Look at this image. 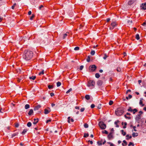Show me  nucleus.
Segmentation results:
<instances>
[{"label": "nucleus", "instance_id": "nucleus-44", "mask_svg": "<svg viewBox=\"0 0 146 146\" xmlns=\"http://www.w3.org/2000/svg\"><path fill=\"white\" fill-rule=\"evenodd\" d=\"M44 74V70H42V71L40 72L39 73V75H43Z\"/></svg>", "mask_w": 146, "mask_h": 146}, {"label": "nucleus", "instance_id": "nucleus-38", "mask_svg": "<svg viewBox=\"0 0 146 146\" xmlns=\"http://www.w3.org/2000/svg\"><path fill=\"white\" fill-rule=\"evenodd\" d=\"M27 129H24L23 131L22 132V134L23 135L24 134L27 132Z\"/></svg>", "mask_w": 146, "mask_h": 146}, {"label": "nucleus", "instance_id": "nucleus-45", "mask_svg": "<svg viewBox=\"0 0 146 146\" xmlns=\"http://www.w3.org/2000/svg\"><path fill=\"white\" fill-rule=\"evenodd\" d=\"M131 145H132V146H134V145L133 143L130 142L129 143V144H128V146H130Z\"/></svg>", "mask_w": 146, "mask_h": 146}, {"label": "nucleus", "instance_id": "nucleus-3", "mask_svg": "<svg viewBox=\"0 0 146 146\" xmlns=\"http://www.w3.org/2000/svg\"><path fill=\"white\" fill-rule=\"evenodd\" d=\"M123 110L120 109H117L115 111V113L117 116H120L123 114Z\"/></svg>", "mask_w": 146, "mask_h": 146}, {"label": "nucleus", "instance_id": "nucleus-29", "mask_svg": "<svg viewBox=\"0 0 146 146\" xmlns=\"http://www.w3.org/2000/svg\"><path fill=\"white\" fill-rule=\"evenodd\" d=\"M139 104L140 105H141L142 106H144V105L143 104V102L141 99L139 102Z\"/></svg>", "mask_w": 146, "mask_h": 146}, {"label": "nucleus", "instance_id": "nucleus-6", "mask_svg": "<svg viewBox=\"0 0 146 146\" xmlns=\"http://www.w3.org/2000/svg\"><path fill=\"white\" fill-rule=\"evenodd\" d=\"M141 9H146V3H142L141 6Z\"/></svg>", "mask_w": 146, "mask_h": 146}, {"label": "nucleus", "instance_id": "nucleus-33", "mask_svg": "<svg viewBox=\"0 0 146 146\" xmlns=\"http://www.w3.org/2000/svg\"><path fill=\"white\" fill-rule=\"evenodd\" d=\"M95 77L97 78H98L100 77V75L99 73H97L95 74Z\"/></svg>", "mask_w": 146, "mask_h": 146}, {"label": "nucleus", "instance_id": "nucleus-51", "mask_svg": "<svg viewBox=\"0 0 146 146\" xmlns=\"http://www.w3.org/2000/svg\"><path fill=\"white\" fill-rule=\"evenodd\" d=\"M72 90V89L71 88H70L69 90H68L66 92V94H68L69 92H71Z\"/></svg>", "mask_w": 146, "mask_h": 146}, {"label": "nucleus", "instance_id": "nucleus-56", "mask_svg": "<svg viewBox=\"0 0 146 146\" xmlns=\"http://www.w3.org/2000/svg\"><path fill=\"white\" fill-rule=\"evenodd\" d=\"M84 66H83L82 65L80 66V70H82Z\"/></svg>", "mask_w": 146, "mask_h": 146}, {"label": "nucleus", "instance_id": "nucleus-50", "mask_svg": "<svg viewBox=\"0 0 146 146\" xmlns=\"http://www.w3.org/2000/svg\"><path fill=\"white\" fill-rule=\"evenodd\" d=\"M117 70L118 72H120L121 71V69L120 67H118L117 68Z\"/></svg>", "mask_w": 146, "mask_h": 146}, {"label": "nucleus", "instance_id": "nucleus-63", "mask_svg": "<svg viewBox=\"0 0 146 146\" xmlns=\"http://www.w3.org/2000/svg\"><path fill=\"white\" fill-rule=\"evenodd\" d=\"M43 7V6L42 5H41L39 7V9L40 10L41 8Z\"/></svg>", "mask_w": 146, "mask_h": 146}, {"label": "nucleus", "instance_id": "nucleus-10", "mask_svg": "<svg viewBox=\"0 0 146 146\" xmlns=\"http://www.w3.org/2000/svg\"><path fill=\"white\" fill-rule=\"evenodd\" d=\"M41 107V106L40 105H38L35 107L34 110L35 111L39 109Z\"/></svg>", "mask_w": 146, "mask_h": 146}, {"label": "nucleus", "instance_id": "nucleus-42", "mask_svg": "<svg viewBox=\"0 0 146 146\" xmlns=\"http://www.w3.org/2000/svg\"><path fill=\"white\" fill-rule=\"evenodd\" d=\"M88 136L89 134L88 133H87L86 134V133H85L84 136V137H88Z\"/></svg>", "mask_w": 146, "mask_h": 146}, {"label": "nucleus", "instance_id": "nucleus-27", "mask_svg": "<svg viewBox=\"0 0 146 146\" xmlns=\"http://www.w3.org/2000/svg\"><path fill=\"white\" fill-rule=\"evenodd\" d=\"M30 108L29 105L28 104H26L25 106V108L26 109H27Z\"/></svg>", "mask_w": 146, "mask_h": 146}, {"label": "nucleus", "instance_id": "nucleus-53", "mask_svg": "<svg viewBox=\"0 0 146 146\" xmlns=\"http://www.w3.org/2000/svg\"><path fill=\"white\" fill-rule=\"evenodd\" d=\"M35 17V15H34L33 14L32 16L30 17V19L32 20Z\"/></svg>", "mask_w": 146, "mask_h": 146}, {"label": "nucleus", "instance_id": "nucleus-11", "mask_svg": "<svg viewBox=\"0 0 146 146\" xmlns=\"http://www.w3.org/2000/svg\"><path fill=\"white\" fill-rule=\"evenodd\" d=\"M68 122L70 123V121L72 122H73L74 121V120L72 118L71 119V117H69L68 118Z\"/></svg>", "mask_w": 146, "mask_h": 146}, {"label": "nucleus", "instance_id": "nucleus-58", "mask_svg": "<svg viewBox=\"0 0 146 146\" xmlns=\"http://www.w3.org/2000/svg\"><path fill=\"white\" fill-rule=\"evenodd\" d=\"M51 121V119H48L46 121V123H48L49 122H50Z\"/></svg>", "mask_w": 146, "mask_h": 146}, {"label": "nucleus", "instance_id": "nucleus-36", "mask_svg": "<svg viewBox=\"0 0 146 146\" xmlns=\"http://www.w3.org/2000/svg\"><path fill=\"white\" fill-rule=\"evenodd\" d=\"M48 88L49 89H51L53 88V86L52 85H49L48 86Z\"/></svg>", "mask_w": 146, "mask_h": 146}, {"label": "nucleus", "instance_id": "nucleus-17", "mask_svg": "<svg viewBox=\"0 0 146 146\" xmlns=\"http://www.w3.org/2000/svg\"><path fill=\"white\" fill-rule=\"evenodd\" d=\"M119 122V121L118 120H117L115 122L114 124L116 125V127H119V125H118V123Z\"/></svg>", "mask_w": 146, "mask_h": 146}, {"label": "nucleus", "instance_id": "nucleus-40", "mask_svg": "<svg viewBox=\"0 0 146 146\" xmlns=\"http://www.w3.org/2000/svg\"><path fill=\"white\" fill-rule=\"evenodd\" d=\"M95 51L92 50L90 52V54L92 55H93L95 54Z\"/></svg>", "mask_w": 146, "mask_h": 146}, {"label": "nucleus", "instance_id": "nucleus-15", "mask_svg": "<svg viewBox=\"0 0 146 146\" xmlns=\"http://www.w3.org/2000/svg\"><path fill=\"white\" fill-rule=\"evenodd\" d=\"M102 84V80H99L97 82V84L99 86H101Z\"/></svg>", "mask_w": 146, "mask_h": 146}, {"label": "nucleus", "instance_id": "nucleus-21", "mask_svg": "<svg viewBox=\"0 0 146 146\" xmlns=\"http://www.w3.org/2000/svg\"><path fill=\"white\" fill-rule=\"evenodd\" d=\"M36 78V77L35 76H30L29 77V78L30 79H32L33 80H34Z\"/></svg>", "mask_w": 146, "mask_h": 146}, {"label": "nucleus", "instance_id": "nucleus-25", "mask_svg": "<svg viewBox=\"0 0 146 146\" xmlns=\"http://www.w3.org/2000/svg\"><path fill=\"white\" fill-rule=\"evenodd\" d=\"M121 132L122 134L123 135L125 136L126 135V133L123 130H121Z\"/></svg>", "mask_w": 146, "mask_h": 146}, {"label": "nucleus", "instance_id": "nucleus-4", "mask_svg": "<svg viewBox=\"0 0 146 146\" xmlns=\"http://www.w3.org/2000/svg\"><path fill=\"white\" fill-rule=\"evenodd\" d=\"M99 125L101 129H104L106 128V125L102 121H100L99 123Z\"/></svg>", "mask_w": 146, "mask_h": 146}, {"label": "nucleus", "instance_id": "nucleus-47", "mask_svg": "<svg viewBox=\"0 0 146 146\" xmlns=\"http://www.w3.org/2000/svg\"><path fill=\"white\" fill-rule=\"evenodd\" d=\"M101 104H98L97 106V108L98 109H100L101 108Z\"/></svg>", "mask_w": 146, "mask_h": 146}, {"label": "nucleus", "instance_id": "nucleus-12", "mask_svg": "<svg viewBox=\"0 0 146 146\" xmlns=\"http://www.w3.org/2000/svg\"><path fill=\"white\" fill-rule=\"evenodd\" d=\"M117 24L115 22H113L111 24V25L112 27H116L117 25Z\"/></svg>", "mask_w": 146, "mask_h": 146}, {"label": "nucleus", "instance_id": "nucleus-37", "mask_svg": "<svg viewBox=\"0 0 146 146\" xmlns=\"http://www.w3.org/2000/svg\"><path fill=\"white\" fill-rule=\"evenodd\" d=\"M102 133H105L106 134H108V132L106 130H104L103 131H102Z\"/></svg>", "mask_w": 146, "mask_h": 146}, {"label": "nucleus", "instance_id": "nucleus-49", "mask_svg": "<svg viewBox=\"0 0 146 146\" xmlns=\"http://www.w3.org/2000/svg\"><path fill=\"white\" fill-rule=\"evenodd\" d=\"M125 117L126 119H130L131 118V117H127L126 116V115H125Z\"/></svg>", "mask_w": 146, "mask_h": 146}, {"label": "nucleus", "instance_id": "nucleus-34", "mask_svg": "<svg viewBox=\"0 0 146 146\" xmlns=\"http://www.w3.org/2000/svg\"><path fill=\"white\" fill-rule=\"evenodd\" d=\"M61 84L60 82H57V83H56L57 86V87L60 86L61 85Z\"/></svg>", "mask_w": 146, "mask_h": 146}, {"label": "nucleus", "instance_id": "nucleus-31", "mask_svg": "<svg viewBox=\"0 0 146 146\" xmlns=\"http://www.w3.org/2000/svg\"><path fill=\"white\" fill-rule=\"evenodd\" d=\"M108 57V56L106 54H104V56L103 57V59L104 60H106L107 58Z\"/></svg>", "mask_w": 146, "mask_h": 146}, {"label": "nucleus", "instance_id": "nucleus-39", "mask_svg": "<svg viewBox=\"0 0 146 146\" xmlns=\"http://www.w3.org/2000/svg\"><path fill=\"white\" fill-rule=\"evenodd\" d=\"M31 123L30 122H29L27 123V125L28 127H30L31 126Z\"/></svg>", "mask_w": 146, "mask_h": 146}, {"label": "nucleus", "instance_id": "nucleus-59", "mask_svg": "<svg viewBox=\"0 0 146 146\" xmlns=\"http://www.w3.org/2000/svg\"><path fill=\"white\" fill-rule=\"evenodd\" d=\"M50 95L51 97H52L54 95V94L53 93L51 92L50 93Z\"/></svg>", "mask_w": 146, "mask_h": 146}, {"label": "nucleus", "instance_id": "nucleus-18", "mask_svg": "<svg viewBox=\"0 0 146 146\" xmlns=\"http://www.w3.org/2000/svg\"><path fill=\"white\" fill-rule=\"evenodd\" d=\"M126 139L128 140L129 139H131L132 138V136L131 135L129 136V135H126Z\"/></svg>", "mask_w": 146, "mask_h": 146}, {"label": "nucleus", "instance_id": "nucleus-19", "mask_svg": "<svg viewBox=\"0 0 146 146\" xmlns=\"http://www.w3.org/2000/svg\"><path fill=\"white\" fill-rule=\"evenodd\" d=\"M18 134V133H14L12 135L11 137L13 138V137L16 136Z\"/></svg>", "mask_w": 146, "mask_h": 146}, {"label": "nucleus", "instance_id": "nucleus-46", "mask_svg": "<svg viewBox=\"0 0 146 146\" xmlns=\"http://www.w3.org/2000/svg\"><path fill=\"white\" fill-rule=\"evenodd\" d=\"M113 102L112 101L110 100L109 102V104L110 105H111L113 104Z\"/></svg>", "mask_w": 146, "mask_h": 146}, {"label": "nucleus", "instance_id": "nucleus-60", "mask_svg": "<svg viewBox=\"0 0 146 146\" xmlns=\"http://www.w3.org/2000/svg\"><path fill=\"white\" fill-rule=\"evenodd\" d=\"M84 110H85V109L84 108H81L80 109V111L81 112H83V111H84Z\"/></svg>", "mask_w": 146, "mask_h": 146}, {"label": "nucleus", "instance_id": "nucleus-48", "mask_svg": "<svg viewBox=\"0 0 146 146\" xmlns=\"http://www.w3.org/2000/svg\"><path fill=\"white\" fill-rule=\"evenodd\" d=\"M79 49V47L78 46L74 48V50H78Z\"/></svg>", "mask_w": 146, "mask_h": 146}, {"label": "nucleus", "instance_id": "nucleus-24", "mask_svg": "<svg viewBox=\"0 0 146 146\" xmlns=\"http://www.w3.org/2000/svg\"><path fill=\"white\" fill-rule=\"evenodd\" d=\"M123 143H122V144L123 146H124L125 145H126L127 144V143L125 140H123Z\"/></svg>", "mask_w": 146, "mask_h": 146}, {"label": "nucleus", "instance_id": "nucleus-9", "mask_svg": "<svg viewBox=\"0 0 146 146\" xmlns=\"http://www.w3.org/2000/svg\"><path fill=\"white\" fill-rule=\"evenodd\" d=\"M136 0H130L128 3V5H131L133 4L136 1Z\"/></svg>", "mask_w": 146, "mask_h": 146}, {"label": "nucleus", "instance_id": "nucleus-8", "mask_svg": "<svg viewBox=\"0 0 146 146\" xmlns=\"http://www.w3.org/2000/svg\"><path fill=\"white\" fill-rule=\"evenodd\" d=\"M113 133L112 132H110V134L108 135V139L110 140L111 139L113 138Z\"/></svg>", "mask_w": 146, "mask_h": 146}, {"label": "nucleus", "instance_id": "nucleus-1", "mask_svg": "<svg viewBox=\"0 0 146 146\" xmlns=\"http://www.w3.org/2000/svg\"><path fill=\"white\" fill-rule=\"evenodd\" d=\"M33 56V53L32 51L25 50L23 52V58L26 60L31 59Z\"/></svg>", "mask_w": 146, "mask_h": 146}, {"label": "nucleus", "instance_id": "nucleus-61", "mask_svg": "<svg viewBox=\"0 0 146 146\" xmlns=\"http://www.w3.org/2000/svg\"><path fill=\"white\" fill-rule=\"evenodd\" d=\"M143 113V112L142 111H140L139 112L138 114H140V115H141Z\"/></svg>", "mask_w": 146, "mask_h": 146}, {"label": "nucleus", "instance_id": "nucleus-26", "mask_svg": "<svg viewBox=\"0 0 146 146\" xmlns=\"http://www.w3.org/2000/svg\"><path fill=\"white\" fill-rule=\"evenodd\" d=\"M127 22L128 25H130L132 23L133 21L131 20H129L127 21Z\"/></svg>", "mask_w": 146, "mask_h": 146}, {"label": "nucleus", "instance_id": "nucleus-22", "mask_svg": "<svg viewBox=\"0 0 146 146\" xmlns=\"http://www.w3.org/2000/svg\"><path fill=\"white\" fill-rule=\"evenodd\" d=\"M132 135L133 137H135L138 136V133H133Z\"/></svg>", "mask_w": 146, "mask_h": 146}, {"label": "nucleus", "instance_id": "nucleus-54", "mask_svg": "<svg viewBox=\"0 0 146 146\" xmlns=\"http://www.w3.org/2000/svg\"><path fill=\"white\" fill-rule=\"evenodd\" d=\"M16 5H17V4L16 3H15L13 4V5L12 6V7H11V8H12V9H14Z\"/></svg>", "mask_w": 146, "mask_h": 146}, {"label": "nucleus", "instance_id": "nucleus-14", "mask_svg": "<svg viewBox=\"0 0 146 146\" xmlns=\"http://www.w3.org/2000/svg\"><path fill=\"white\" fill-rule=\"evenodd\" d=\"M44 113L45 114H47L48 113H49L50 112V110H48L47 109H44Z\"/></svg>", "mask_w": 146, "mask_h": 146}, {"label": "nucleus", "instance_id": "nucleus-13", "mask_svg": "<svg viewBox=\"0 0 146 146\" xmlns=\"http://www.w3.org/2000/svg\"><path fill=\"white\" fill-rule=\"evenodd\" d=\"M34 121L33 122V123L35 125L36 124L38 121L39 119L38 118L34 119Z\"/></svg>", "mask_w": 146, "mask_h": 146}, {"label": "nucleus", "instance_id": "nucleus-28", "mask_svg": "<svg viewBox=\"0 0 146 146\" xmlns=\"http://www.w3.org/2000/svg\"><path fill=\"white\" fill-rule=\"evenodd\" d=\"M137 110L136 109H134L133 110H132V112L133 113V114H134L135 113V112H137Z\"/></svg>", "mask_w": 146, "mask_h": 146}, {"label": "nucleus", "instance_id": "nucleus-35", "mask_svg": "<svg viewBox=\"0 0 146 146\" xmlns=\"http://www.w3.org/2000/svg\"><path fill=\"white\" fill-rule=\"evenodd\" d=\"M140 37L139 35L138 34H137L136 35V38L137 40H139Z\"/></svg>", "mask_w": 146, "mask_h": 146}, {"label": "nucleus", "instance_id": "nucleus-55", "mask_svg": "<svg viewBox=\"0 0 146 146\" xmlns=\"http://www.w3.org/2000/svg\"><path fill=\"white\" fill-rule=\"evenodd\" d=\"M95 107V105L94 104H92L91 106V108H93Z\"/></svg>", "mask_w": 146, "mask_h": 146}, {"label": "nucleus", "instance_id": "nucleus-32", "mask_svg": "<svg viewBox=\"0 0 146 146\" xmlns=\"http://www.w3.org/2000/svg\"><path fill=\"white\" fill-rule=\"evenodd\" d=\"M97 143L98 145H102V141H98Z\"/></svg>", "mask_w": 146, "mask_h": 146}, {"label": "nucleus", "instance_id": "nucleus-62", "mask_svg": "<svg viewBox=\"0 0 146 146\" xmlns=\"http://www.w3.org/2000/svg\"><path fill=\"white\" fill-rule=\"evenodd\" d=\"M142 25L143 26H146V22H145L142 24Z\"/></svg>", "mask_w": 146, "mask_h": 146}, {"label": "nucleus", "instance_id": "nucleus-7", "mask_svg": "<svg viewBox=\"0 0 146 146\" xmlns=\"http://www.w3.org/2000/svg\"><path fill=\"white\" fill-rule=\"evenodd\" d=\"M141 118V115H140V114H138L137 116L135 118V120L138 121V123H139V120Z\"/></svg>", "mask_w": 146, "mask_h": 146}, {"label": "nucleus", "instance_id": "nucleus-23", "mask_svg": "<svg viewBox=\"0 0 146 146\" xmlns=\"http://www.w3.org/2000/svg\"><path fill=\"white\" fill-rule=\"evenodd\" d=\"M85 98L87 100H89L90 98V96L88 95H86L85 96Z\"/></svg>", "mask_w": 146, "mask_h": 146}, {"label": "nucleus", "instance_id": "nucleus-64", "mask_svg": "<svg viewBox=\"0 0 146 146\" xmlns=\"http://www.w3.org/2000/svg\"><path fill=\"white\" fill-rule=\"evenodd\" d=\"M110 20V18H108L106 19V21L107 22H109Z\"/></svg>", "mask_w": 146, "mask_h": 146}, {"label": "nucleus", "instance_id": "nucleus-52", "mask_svg": "<svg viewBox=\"0 0 146 146\" xmlns=\"http://www.w3.org/2000/svg\"><path fill=\"white\" fill-rule=\"evenodd\" d=\"M132 97V96L131 95H129V96H128V97H126V98L127 99H128V97L129 98V99H130Z\"/></svg>", "mask_w": 146, "mask_h": 146}, {"label": "nucleus", "instance_id": "nucleus-2", "mask_svg": "<svg viewBox=\"0 0 146 146\" xmlns=\"http://www.w3.org/2000/svg\"><path fill=\"white\" fill-rule=\"evenodd\" d=\"M95 84V82L93 80H90L88 82L87 85L90 89H92L94 88Z\"/></svg>", "mask_w": 146, "mask_h": 146}, {"label": "nucleus", "instance_id": "nucleus-41", "mask_svg": "<svg viewBox=\"0 0 146 146\" xmlns=\"http://www.w3.org/2000/svg\"><path fill=\"white\" fill-rule=\"evenodd\" d=\"M132 110H133L131 109V107H129V108L127 110V111H129L131 112H132Z\"/></svg>", "mask_w": 146, "mask_h": 146}, {"label": "nucleus", "instance_id": "nucleus-20", "mask_svg": "<svg viewBox=\"0 0 146 146\" xmlns=\"http://www.w3.org/2000/svg\"><path fill=\"white\" fill-rule=\"evenodd\" d=\"M68 33H68L67 32L66 33L64 34L63 35V38L64 39H65L66 37V36H67V35H68L67 34H68Z\"/></svg>", "mask_w": 146, "mask_h": 146}, {"label": "nucleus", "instance_id": "nucleus-16", "mask_svg": "<svg viewBox=\"0 0 146 146\" xmlns=\"http://www.w3.org/2000/svg\"><path fill=\"white\" fill-rule=\"evenodd\" d=\"M33 113V109H31L30 110L28 114L29 115H31Z\"/></svg>", "mask_w": 146, "mask_h": 146}, {"label": "nucleus", "instance_id": "nucleus-43", "mask_svg": "<svg viewBox=\"0 0 146 146\" xmlns=\"http://www.w3.org/2000/svg\"><path fill=\"white\" fill-rule=\"evenodd\" d=\"M84 127L85 128H87L88 127V124L86 123L84 125Z\"/></svg>", "mask_w": 146, "mask_h": 146}, {"label": "nucleus", "instance_id": "nucleus-5", "mask_svg": "<svg viewBox=\"0 0 146 146\" xmlns=\"http://www.w3.org/2000/svg\"><path fill=\"white\" fill-rule=\"evenodd\" d=\"M96 68V66L94 65H91L90 66V69L92 71H94Z\"/></svg>", "mask_w": 146, "mask_h": 146}, {"label": "nucleus", "instance_id": "nucleus-30", "mask_svg": "<svg viewBox=\"0 0 146 146\" xmlns=\"http://www.w3.org/2000/svg\"><path fill=\"white\" fill-rule=\"evenodd\" d=\"M90 56H88L87 58V61L88 62H89L90 61Z\"/></svg>", "mask_w": 146, "mask_h": 146}, {"label": "nucleus", "instance_id": "nucleus-57", "mask_svg": "<svg viewBox=\"0 0 146 146\" xmlns=\"http://www.w3.org/2000/svg\"><path fill=\"white\" fill-rule=\"evenodd\" d=\"M17 80L18 82H21V79H19L18 78H17Z\"/></svg>", "mask_w": 146, "mask_h": 146}]
</instances>
